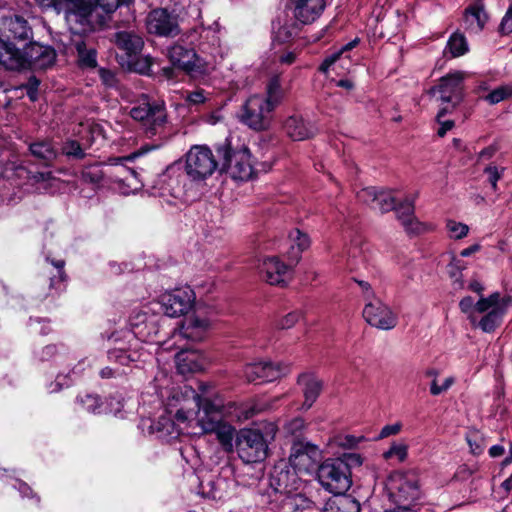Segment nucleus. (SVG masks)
<instances>
[{"mask_svg":"<svg viewBox=\"0 0 512 512\" xmlns=\"http://www.w3.org/2000/svg\"><path fill=\"white\" fill-rule=\"evenodd\" d=\"M167 405L170 413L172 408H177L174 417L178 423L186 428H198L194 434L216 433L227 451L233 448L236 430L226 420H248L260 411L253 405L225 404L220 397L201 396L189 386L174 391Z\"/></svg>","mask_w":512,"mask_h":512,"instance_id":"nucleus-1","label":"nucleus"},{"mask_svg":"<svg viewBox=\"0 0 512 512\" xmlns=\"http://www.w3.org/2000/svg\"><path fill=\"white\" fill-rule=\"evenodd\" d=\"M218 31L209 27L193 29L185 33L168 49V58L182 70L200 71L222 58Z\"/></svg>","mask_w":512,"mask_h":512,"instance_id":"nucleus-2","label":"nucleus"},{"mask_svg":"<svg viewBox=\"0 0 512 512\" xmlns=\"http://www.w3.org/2000/svg\"><path fill=\"white\" fill-rule=\"evenodd\" d=\"M55 60L56 52L50 46L29 43L20 49L0 38V65L7 70H44L51 67Z\"/></svg>","mask_w":512,"mask_h":512,"instance_id":"nucleus-3","label":"nucleus"},{"mask_svg":"<svg viewBox=\"0 0 512 512\" xmlns=\"http://www.w3.org/2000/svg\"><path fill=\"white\" fill-rule=\"evenodd\" d=\"M134 0H77L76 28L91 32L103 27L122 5Z\"/></svg>","mask_w":512,"mask_h":512,"instance_id":"nucleus-4","label":"nucleus"},{"mask_svg":"<svg viewBox=\"0 0 512 512\" xmlns=\"http://www.w3.org/2000/svg\"><path fill=\"white\" fill-rule=\"evenodd\" d=\"M129 114L134 120L141 123L147 137L158 135L161 138H167L165 133L167 115L162 101L151 99L143 94L131 108Z\"/></svg>","mask_w":512,"mask_h":512,"instance_id":"nucleus-5","label":"nucleus"},{"mask_svg":"<svg viewBox=\"0 0 512 512\" xmlns=\"http://www.w3.org/2000/svg\"><path fill=\"white\" fill-rule=\"evenodd\" d=\"M222 159V169L235 180H248L253 173L249 149L243 144H234L233 138L227 137L216 147Z\"/></svg>","mask_w":512,"mask_h":512,"instance_id":"nucleus-6","label":"nucleus"},{"mask_svg":"<svg viewBox=\"0 0 512 512\" xmlns=\"http://www.w3.org/2000/svg\"><path fill=\"white\" fill-rule=\"evenodd\" d=\"M386 493L389 500L398 506L410 507L421 497L419 477L415 471H395L386 481Z\"/></svg>","mask_w":512,"mask_h":512,"instance_id":"nucleus-7","label":"nucleus"},{"mask_svg":"<svg viewBox=\"0 0 512 512\" xmlns=\"http://www.w3.org/2000/svg\"><path fill=\"white\" fill-rule=\"evenodd\" d=\"M317 479L328 492L344 494L351 486V472L341 459H327L317 469Z\"/></svg>","mask_w":512,"mask_h":512,"instance_id":"nucleus-8","label":"nucleus"},{"mask_svg":"<svg viewBox=\"0 0 512 512\" xmlns=\"http://www.w3.org/2000/svg\"><path fill=\"white\" fill-rule=\"evenodd\" d=\"M212 150L206 145H194L185 155V172L193 182H204L218 168Z\"/></svg>","mask_w":512,"mask_h":512,"instance_id":"nucleus-9","label":"nucleus"},{"mask_svg":"<svg viewBox=\"0 0 512 512\" xmlns=\"http://www.w3.org/2000/svg\"><path fill=\"white\" fill-rule=\"evenodd\" d=\"M236 449L243 462H262L268 455V442L259 430L243 429L236 438Z\"/></svg>","mask_w":512,"mask_h":512,"instance_id":"nucleus-10","label":"nucleus"},{"mask_svg":"<svg viewBox=\"0 0 512 512\" xmlns=\"http://www.w3.org/2000/svg\"><path fill=\"white\" fill-rule=\"evenodd\" d=\"M274 110L264 95H252L243 105L241 121L253 130L263 131L269 128Z\"/></svg>","mask_w":512,"mask_h":512,"instance_id":"nucleus-11","label":"nucleus"},{"mask_svg":"<svg viewBox=\"0 0 512 512\" xmlns=\"http://www.w3.org/2000/svg\"><path fill=\"white\" fill-rule=\"evenodd\" d=\"M508 303L509 299L502 298L498 292L488 297L481 296L476 302V310L477 313H485V315L477 323L478 327L486 333L493 332L501 324Z\"/></svg>","mask_w":512,"mask_h":512,"instance_id":"nucleus-12","label":"nucleus"},{"mask_svg":"<svg viewBox=\"0 0 512 512\" xmlns=\"http://www.w3.org/2000/svg\"><path fill=\"white\" fill-rule=\"evenodd\" d=\"M463 75L460 72L452 73L440 79L437 86L432 87L428 94L440 101L442 106L453 110L462 101Z\"/></svg>","mask_w":512,"mask_h":512,"instance_id":"nucleus-13","label":"nucleus"},{"mask_svg":"<svg viewBox=\"0 0 512 512\" xmlns=\"http://www.w3.org/2000/svg\"><path fill=\"white\" fill-rule=\"evenodd\" d=\"M194 302V291L190 287H182L163 293L157 304L161 306L165 315L180 317L191 310Z\"/></svg>","mask_w":512,"mask_h":512,"instance_id":"nucleus-14","label":"nucleus"},{"mask_svg":"<svg viewBox=\"0 0 512 512\" xmlns=\"http://www.w3.org/2000/svg\"><path fill=\"white\" fill-rule=\"evenodd\" d=\"M299 474L287 462L276 464L270 474L269 486L276 493L285 498L302 487Z\"/></svg>","mask_w":512,"mask_h":512,"instance_id":"nucleus-15","label":"nucleus"},{"mask_svg":"<svg viewBox=\"0 0 512 512\" xmlns=\"http://www.w3.org/2000/svg\"><path fill=\"white\" fill-rule=\"evenodd\" d=\"M363 318L369 325L381 330H391L398 322L396 313L379 298H373L365 304Z\"/></svg>","mask_w":512,"mask_h":512,"instance_id":"nucleus-16","label":"nucleus"},{"mask_svg":"<svg viewBox=\"0 0 512 512\" xmlns=\"http://www.w3.org/2000/svg\"><path fill=\"white\" fill-rule=\"evenodd\" d=\"M147 30L151 34L163 37H174L180 33L177 16L167 9L152 10L146 19Z\"/></svg>","mask_w":512,"mask_h":512,"instance_id":"nucleus-17","label":"nucleus"},{"mask_svg":"<svg viewBox=\"0 0 512 512\" xmlns=\"http://www.w3.org/2000/svg\"><path fill=\"white\" fill-rule=\"evenodd\" d=\"M289 370L288 365L272 362H255L246 364L243 368V376L248 382L264 383L272 382Z\"/></svg>","mask_w":512,"mask_h":512,"instance_id":"nucleus-18","label":"nucleus"},{"mask_svg":"<svg viewBox=\"0 0 512 512\" xmlns=\"http://www.w3.org/2000/svg\"><path fill=\"white\" fill-rule=\"evenodd\" d=\"M319 456L320 451L316 445L309 442H296L291 448L287 464L293 467L298 474L301 472L308 473L315 467Z\"/></svg>","mask_w":512,"mask_h":512,"instance_id":"nucleus-19","label":"nucleus"},{"mask_svg":"<svg viewBox=\"0 0 512 512\" xmlns=\"http://www.w3.org/2000/svg\"><path fill=\"white\" fill-rule=\"evenodd\" d=\"M210 327L207 318L198 315H190L186 317L180 324L177 331L174 332L173 338L186 339L191 342H199L203 340Z\"/></svg>","mask_w":512,"mask_h":512,"instance_id":"nucleus-20","label":"nucleus"},{"mask_svg":"<svg viewBox=\"0 0 512 512\" xmlns=\"http://www.w3.org/2000/svg\"><path fill=\"white\" fill-rule=\"evenodd\" d=\"M260 272L270 285H285L291 279V266L275 256L263 259Z\"/></svg>","mask_w":512,"mask_h":512,"instance_id":"nucleus-21","label":"nucleus"},{"mask_svg":"<svg viewBox=\"0 0 512 512\" xmlns=\"http://www.w3.org/2000/svg\"><path fill=\"white\" fill-rule=\"evenodd\" d=\"M414 202L415 196L406 197L403 202L399 204L397 218L407 233L418 235L427 231V225L420 222L414 216Z\"/></svg>","mask_w":512,"mask_h":512,"instance_id":"nucleus-22","label":"nucleus"},{"mask_svg":"<svg viewBox=\"0 0 512 512\" xmlns=\"http://www.w3.org/2000/svg\"><path fill=\"white\" fill-rule=\"evenodd\" d=\"M295 18L301 24L314 22L325 8V0H291Z\"/></svg>","mask_w":512,"mask_h":512,"instance_id":"nucleus-23","label":"nucleus"},{"mask_svg":"<svg viewBox=\"0 0 512 512\" xmlns=\"http://www.w3.org/2000/svg\"><path fill=\"white\" fill-rule=\"evenodd\" d=\"M297 383L301 387V391L304 396V402L302 403L301 408L303 410H308L319 397L323 383L316 375L308 372L300 374L298 376Z\"/></svg>","mask_w":512,"mask_h":512,"instance_id":"nucleus-24","label":"nucleus"},{"mask_svg":"<svg viewBox=\"0 0 512 512\" xmlns=\"http://www.w3.org/2000/svg\"><path fill=\"white\" fill-rule=\"evenodd\" d=\"M284 131L294 141H302L315 135L316 127L301 115H291L284 122Z\"/></svg>","mask_w":512,"mask_h":512,"instance_id":"nucleus-25","label":"nucleus"},{"mask_svg":"<svg viewBox=\"0 0 512 512\" xmlns=\"http://www.w3.org/2000/svg\"><path fill=\"white\" fill-rule=\"evenodd\" d=\"M42 10L63 14L67 24L76 27L77 0H34Z\"/></svg>","mask_w":512,"mask_h":512,"instance_id":"nucleus-26","label":"nucleus"},{"mask_svg":"<svg viewBox=\"0 0 512 512\" xmlns=\"http://www.w3.org/2000/svg\"><path fill=\"white\" fill-rule=\"evenodd\" d=\"M488 20L484 6L481 2H475L468 6L463 13L464 29L469 33H480Z\"/></svg>","mask_w":512,"mask_h":512,"instance_id":"nucleus-27","label":"nucleus"},{"mask_svg":"<svg viewBox=\"0 0 512 512\" xmlns=\"http://www.w3.org/2000/svg\"><path fill=\"white\" fill-rule=\"evenodd\" d=\"M2 30L5 36L16 40H27L32 35L28 22L21 16L11 15L2 18Z\"/></svg>","mask_w":512,"mask_h":512,"instance_id":"nucleus-28","label":"nucleus"},{"mask_svg":"<svg viewBox=\"0 0 512 512\" xmlns=\"http://www.w3.org/2000/svg\"><path fill=\"white\" fill-rule=\"evenodd\" d=\"M177 369L181 374L195 373L204 369V358L197 350L181 349L176 354Z\"/></svg>","mask_w":512,"mask_h":512,"instance_id":"nucleus-29","label":"nucleus"},{"mask_svg":"<svg viewBox=\"0 0 512 512\" xmlns=\"http://www.w3.org/2000/svg\"><path fill=\"white\" fill-rule=\"evenodd\" d=\"M281 501L289 512H317L318 510L312 500L298 491L282 498Z\"/></svg>","mask_w":512,"mask_h":512,"instance_id":"nucleus-30","label":"nucleus"},{"mask_svg":"<svg viewBox=\"0 0 512 512\" xmlns=\"http://www.w3.org/2000/svg\"><path fill=\"white\" fill-rule=\"evenodd\" d=\"M289 240L291 245L287 256L289 261L295 265L300 260L301 253L310 246V239L307 234L299 229H294L289 233Z\"/></svg>","mask_w":512,"mask_h":512,"instance_id":"nucleus-31","label":"nucleus"},{"mask_svg":"<svg viewBox=\"0 0 512 512\" xmlns=\"http://www.w3.org/2000/svg\"><path fill=\"white\" fill-rule=\"evenodd\" d=\"M115 43L128 55H135L139 53L144 45V41L141 36L128 31L117 32L115 34Z\"/></svg>","mask_w":512,"mask_h":512,"instance_id":"nucleus-32","label":"nucleus"},{"mask_svg":"<svg viewBox=\"0 0 512 512\" xmlns=\"http://www.w3.org/2000/svg\"><path fill=\"white\" fill-rule=\"evenodd\" d=\"M142 356L143 353L137 349V342L134 347L130 346L128 349L117 347L109 350L108 352V358L110 361L123 366L140 361Z\"/></svg>","mask_w":512,"mask_h":512,"instance_id":"nucleus-33","label":"nucleus"},{"mask_svg":"<svg viewBox=\"0 0 512 512\" xmlns=\"http://www.w3.org/2000/svg\"><path fill=\"white\" fill-rule=\"evenodd\" d=\"M73 45L78 54L79 65L83 68H94L97 65V53L94 48H88L81 36L73 40Z\"/></svg>","mask_w":512,"mask_h":512,"instance_id":"nucleus-34","label":"nucleus"},{"mask_svg":"<svg viewBox=\"0 0 512 512\" xmlns=\"http://www.w3.org/2000/svg\"><path fill=\"white\" fill-rule=\"evenodd\" d=\"M284 97V90L281 85L280 75L276 74L269 78L266 84L265 99L276 108Z\"/></svg>","mask_w":512,"mask_h":512,"instance_id":"nucleus-35","label":"nucleus"},{"mask_svg":"<svg viewBox=\"0 0 512 512\" xmlns=\"http://www.w3.org/2000/svg\"><path fill=\"white\" fill-rule=\"evenodd\" d=\"M360 503L350 497L343 496L328 504L325 512H360Z\"/></svg>","mask_w":512,"mask_h":512,"instance_id":"nucleus-36","label":"nucleus"},{"mask_svg":"<svg viewBox=\"0 0 512 512\" xmlns=\"http://www.w3.org/2000/svg\"><path fill=\"white\" fill-rule=\"evenodd\" d=\"M446 50L449 51L452 57L466 54L469 50L466 37L460 32H454L447 42Z\"/></svg>","mask_w":512,"mask_h":512,"instance_id":"nucleus-37","label":"nucleus"},{"mask_svg":"<svg viewBox=\"0 0 512 512\" xmlns=\"http://www.w3.org/2000/svg\"><path fill=\"white\" fill-rule=\"evenodd\" d=\"M151 310L152 309L150 307L146 306L143 309H141L140 311L135 312L130 317L131 326L133 328L138 329V331H134L133 332L134 335L146 336L145 333H144V328H146L148 326V324H152L153 323L152 317L149 316V312Z\"/></svg>","mask_w":512,"mask_h":512,"instance_id":"nucleus-38","label":"nucleus"},{"mask_svg":"<svg viewBox=\"0 0 512 512\" xmlns=\"http://www.w3.org/2000/svg\"><path fill=\"white\" fill-rule=\"evenodd\" d=\"M398 208L399 205L396 204V199L391 191L378 190L373 210H378L381 213H386L391 210H395L397 212Z\"/></svg>","mask_w":512,"mask_h":512,"instance_id":"nucleus-39","label":"nucleus"},{"mask_svg":"<svg viewBox=\"0 0 512 512\" xmlns=\"http://www.w3.org/2000/svg\"><path fill=\"white\" fill-rule=\"evenodd\" d=\"M31 153L39 158L49 163L56 158V150L49 142H36L30 145Z\"/></svg>","mask_w":512,"mask_h":512,"instance_id":"nucleus-40","label":"nucleus"},{"mask_svg":"<svg viewBox=\"0 0 512 512\" xmlns=\"http://www.w3.org/2000/svg\"><path fill=\"white\" fill-rule=\"evenodd\" d=\"M408 454V445L404 442H394L390 448L383 453L385 459L396 458L399 462L406 460Z\"/></svg>","mask_w":512,"mask_h":512,"instance_id":"nucleus-41","label":"nucleus"},{"mask_svg":"<svg viewBox=\"0 0 512 512\" xmlns=\"http://www.w3.org/2000/svg\"><path fill=\"white\" fill-rule=\"evenodd\" d=\"M446 229L449 237L455 240L466 237L469 232V227L466 224L452 219L447 220Z\"/></svg>","mask_w":512,"mask_h":512,"instance_id":"nucleus-42","label":"nucleus"},{"mask_svg":"<svg viewBox=\"0 0 512 512\" xmlns=\"http://www.w3.org/2000/svg\"><path fill=\"white\" fill-rule=\"evenodd\" d=\"M117 175L121 176L120 180L127 183L128 186L138 189L141 181L138 179V172L125 166H119Z\"/></svg>","mask_w":512,"mask_h":512,"instance_id":"nucleus-43","label":"nucleus"},{"mask_svg":"<svg viewBox=\"0 0 512 512\" xmlns=\"http://www.w3.org/2000/svg\"><path fill=\"white\" fill-rule=\"evenodd\" d=\"M303 313L300 310L289 312L275 322V327L280 330L292 328L301 318Z\"/></svg>","mask_w":512,"mask_h":512,"instance_id":"nucleus-44","label":"nucleus"},{"mask_svg":"<svg viewBox=\"0 0 512 512\" xmlns=\"http://www.w3.org/2000/svg\"><path fill=\"white\" fill-rule=\"evenodd\" d=\"M103 176L104 173L100 164L88 165L82 170V178L86 182L97 184L102 180Z\"/></svg>","mask_w":512,"mask_h":512,"instance_id":"nucleus-45","label":"nucleus"},{"mask_svg":"<svg viewBox=\"0 0 512 512\" xmlns=\"http://www.w3.org/2000/svg\"><path fill=\"white\" fill-rule=\"evenodd\" d=\"M512 96V85H503L496 89H494L492 92H490L486 96V100L490 104H497L500 101L509 98Z\"/></svg>","mask_w":512,"mask_h":512,"instance_id":"nucleus-46","label":"nucleus"},{"mask_svg":"<svg viewBox=\"0 0 512 512\" xmlns=\"http://www.w3.org/2000/svg\"><path fill=\"white\" fill-rule=\"evenodd\" d=\"M459 308L461 312L467 315L470 323L472 325H476L475 313L477 312V310L474 299L471 296H466L462 298L461 301L459 302Z\"/></svg>","mask_w":512,"mask_h":512,"instance_id":"nucleus-47","label":"nucleus"},{"mask_svg":"<svg viewBox=\"0 0 512 512\" xmlns=\"http://www.w3.org/2000/svg\"><path fill=\"white\" fill-rule=\"evenodd\" d=\"M62 357L59 352V349L56 345H47L43 347L41 350L35 352V358L40 362H46L50 360H57Z\"/></svg>","mask_w":512,"mask_h":512,"instance_id":"nucleus-48","label":"nucleus"},{"mask_svg":"<svg viewBox=\"0 0 512 512\" xmlns=\"http://www.w3.org/2000/svg\"><path fill=\"white\" fill-rule=\"evenodd\" d=\"M452 110L448 107V106H442L439 110V112L437 113V121L439 122L440 124V127L438 129V135L440 137H443L449 130H451L454 126V121L452 120H445V121H442V118L450 113Z\"/></svg>","mask_w":512,"mask_h":512,"instance_id":"nucleus-49","label":"nucleus"},{"mask_svg":"<svg viewBox=\"0 0 512 512\" xmlns=\"http://www.w3.org/2000/svg\"><path fill=\"white\" fill-rule=\"evenodd\" d=\"M378 190L375 187H366L357 193L359 201L374 209Z\"/></svg>","mask_w":512,"mask_h":512,"instance_id":"nucleus-50","label":"nucleus"},{"mask_svg":"<svg viewBox=\"0 0 512 512\" xmlns=\"http://www.w3.org/2000/svg\"><path fill=\"white\" fill-rule=\"evenodd\" d=\"M298 31H299V27L297 24H295V23H292L290 25L285 24V25L281 26L278 29V31L276 32V38L279 41L285 42V41H288L289 39L293 38L294 36H296L298 34Z\"/></svg>","mask_w":512,"mask_h":512,"instance_id":"nucleus-51","label":"nucleus"},{"mask_svg":"<svg viewBox=\"0 0 512 512\" xmlns=\"http://www.w3.org/2000/svg\"><path fill=\"white\" fill-rule=\"evenodd\" d=\"M305 427L306 424L304 419L301 417H295L285 424L284 429L288 434L298 436L303 432Z\"/></svg>","mask_w":512,"mask_h":512,"instance_id":"nucleus-52","label":"nucleus"},{"mask_svg":"<svg viewBox=\"0 0 512 512\" xmlns=\"http://www.w3.org/2000/svg\"><path fill=\"white\" fill-rule=\"evenodd\" d=\"M78 402L88 412H99L98 409L100 408V403L99 398L96 395L87 394L84 397H79Z\"/></svg>","mask_w":512,"mask_h":512,"instance_id":"nucleus-53","label":"nucleus"},{"mask_svg":"<svg viewBox=\"0 0 512 512\" xmlns=\"http://www.w3.org/2000/svg\"><path fill=\"white\" fill-rule=\"evenodd\" d=\"M453 377L446 378L442 384H438L437 379H433V381L430 384V393L433 396H438L444 392H446L454 383Z\"/></svg>","mask_w":512,"mask_h":512,"instance_id":"nucleus-54","label":"nucleus"},{"mask_svg":"<svg viewBox=\"0 0 512 512\" xmlns=\"http://www.w3.org/2000/svg\"><path fill=\"white\" fill-rule=\"evenodd\" d=\"M64 152L68 156H73L75 158H83L85 156V153L80 146V144L76 141H69L64 146Z\"/></svg>","mask_w":512,"mask_h":512,"instance_id":"nucleus-55","label":"nucleus"},{"mask_svg":"<svg viewBox=\"0 0 512 512\" xmlns=\"http://www.w3.org/2000/svg\"><path fill=\"white\" fill-rule=\"evenodd\" d=\"M51 264L56 268L57 275L51 277L50 286L55 287L59 282L64 280L65 274L63 271L65 262L63 260L51 261Z\"/></svg>","mask_w":512,"mask_h":512,"instance_id":"nucleus-56","label":"nucleus"},{"mask_svg":"<svg viewBox=\"0 0 512 512\" xmlns=\"http://www.w3.org/2000/svg\"><path fill=\"white\" fill-rule=\"evenodd\" d=\"M504 169L499 171L496 166H487L484 169V172L488 175V180L491 183V186L494 190L497 188V181L501 178L502 172Z\"/></svg>","mask_w":512,"mask_h":512,"instance_id":"nucleus-57","label":"nucleus"},{"mask_svg":"<svg viewBox=\"0 0 512 512\" xmlns=\"http://www.w3.org/2000/svg\"><path fill=\"white\" fill-rule=\"evenodd\" d=\"M99 76H100V79L103 82V84L106 85L107 87L116 86L117 79H116L115 73L112 72L111 70L101 68V69H99Z\"/></svg>","mask_w":512,"mask_h":512,"instance_id":"nucleus-58","label":"nucleus"},{"mask_svg":"<svg viewBox=\"0 0 512 512\" xmlns=\"http://www.w3.org/2000/svg\"><path fill=\"white\" fill-rule=\"evenodd\" d=\"M500 31L503 34L512 33V4L509 6L505 16L503 17L500 24Z\"/></svg>","mask_w":512,"mask_h":512,"instance_id":"nucleus-59","label":"nucleus"},{"mask_svg":"<svg viewBox=\"0 0 512 512\" xmlns=\"http://www.w3.org/2000/svg\"><path fill=\"white\" fill-rule=\"evenodd\" d=\"M71 381L69 380L68 375H63L62 373L58 374L54 383H52L49 387L50 392H57L62 389L64 386L68 387Z\"/></svg>","mask_w":512,"mask_h":512,"instance_id":"nucleus-60","label":"nucleus"},{"mask_svg":"<svg viewBox=\"0 0 512 512\" xmlns=\"http://www.w3.org/2000/svg\"><path fill=\"white\" fill-rule=\"evenodd\" d=\"M186 99L189 103L198 105V104L204 103L206 101L207 97H206L204 90L198 89V90L190 92L187 95Z\"/></svg>","mask_w":512,"mask_h":512,"instance_id":"nucleus-61","label":"nucleus"},{"mask_svg":"<svg viewBox=\"0 0 512 512\" xmlns=\"http://www.w3.org/2000/svg\"><path fill=\"white\" fill-rule=\"evenodd\" d=\"M402 425L401 423L397 422L391 425L384 426L379 434V438L383 439L392 435H396L401 431Z\"/></svg>","mask_w":512,"mask_h":512,"instance_id":"nucleus-62","label":"nucleus"},{"mask_svg":"<svg viewBox=\"0 0 512 512\" xmlns=\"http://www.w3.org/2000/svg\"><path fill=\"white\" fill-rule=\"evenodd\" d=\"M340 459L348 464L349 469L352 466H360L363 462L362 457L357 453H345Z\"/></svg>","mask_w":512,"mask_h":512,"instance_id":"nucleus-63","label":"nucleus"},{"mask_svg":"<svg viewBox=\"0 0 512 512\" xmlns=\"http://www.w3.org/2000/svg\"><path fill=\"white\" fill-rule=\"evenodd\" d=\"M340 58V52L333 53L327 56L321 63L319 70L323 73H327L329 68Z\"/></svg>","mask_w":512,"mask_h":512,"instance_id":"nucleus-64","label":"nucleus"}]
</instances>
